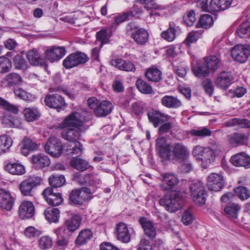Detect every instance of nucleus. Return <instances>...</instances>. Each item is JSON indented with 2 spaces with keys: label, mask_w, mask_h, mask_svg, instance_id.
<instances>
[{
  "label": "nucleus",
  "mask_w": 250,
  "mask_h": 250,
  "mask_svg": "<svg viewBox=\"0 0 250 250\" xmlns=\"http://www.w3.org/2000/svg\"><path fill=\"white\" fill-rule=\"evenodd\" d=\"M88 61L87 55L81 52H77L68 55L62 62H86Z\"/></svg>",
  "instance_id": "obj_31"
},
{
  "label": "nucleus",
  "mask_w": 250,
  "mask_h": 250,
  "mask_svg": "<svg viewBox=\"0 0 250 250\" xmlns=\"http://www.w3.org/2000/svg\"><path fill=\"white\" fill-rule=\"evenodd\" d=\"M173 22H170L168 28L161 33V37L168 42L173 41L176 37L177 28Z\"/></svg>",
  "instance_id": "obj_36"
},
{
  "label": "nucleus",
  "mask_w": 250,
  "mask_h": 250,
  "mask_svg": "<svg viewBox=\"0 0 250 250\" xmlns=\"http://www.w3.org/2000/svg\"><path fill=\"white\" fill-rule=\"evenodd\" d=\"M169 117L168 115L158 111H153L148 113V119L155 127H157L160 123L167 121Z\"/></svg>",
  "instance_id": "obj_26"
},
{
  "label": "nucleus",
  "mask_w": 250,
  "mask_h": 250,
  "mask_svg": "<svg viewBox=\"0 0 250 250\" xmlns=\"http://www.w3.org/2000/svg\"><path fill=\"white\" fill-rule=\"evenodd\" d=\"M231 54L234 61L245 62L250 55V50L245 45L238 44L233 47Z\"/></svg>",
  "instance_id": "obj_12"
},
{
  "label": "nucleus",
  "mask_w": 250,
  "mask_h": 250,
  "mask_svg": "<svg viewBox=\"0 0 250 250\" xmlns=\"http://www.w3.org/2000/svg\"><path fill=\"white\" fill-rule=\"evenodd\" d=\"M111 36V32L105 29L101 30L96 34L97 39L101 42V45L107 43Z\"/></svg>",
  "instance_id": "obj_50"
},
{
  "label": "nucleus",
  "mask_w": 250,
  "mask_h": 250,
  "mask_svg": "<svg viewBox=\"0 0 250 250\" xmlns=\"http://www.w3.org/2000/svg\"><path fill=\"white\" fill-rule=\"evenodd\" d=\"M0 105L5 110L13 113L17 114L18 113V107L17 106L11 104L4 99L0 97Z\"/></svg>",
  "instance_id": "obj_53"
},
{
  "label": "nucleus",
  "mask_w": 250,
  "mask_h": 250,
  "mask_svg": "<svg viewBox=\"0 0 250 250\" xmlns=\"http://www.w3.org/2000/svg\"><path fill=\"white\" fill-rule=\"evenodd\" d=\"M34 205L30 201H25L21 203L19 208V215L22 219L31 218L34 214Z\"/></svg>",
  "instance_id": "obj_15"
},
{
  "label": "nucleus",
  "mask_w": 250,
  "mask_h": 250,
  "mask_svg": "<svg viewBox=\"0 0 250 250\" xmlns=\"http://www.w3.org/2000/svg\"><path fill=\"white\" fill-rule=\"evenodd\" d=\"M113 108L112 104L107 101L100 102L94 113L99 117H105L110 113Z\"/></svg>",
  "instance_id": "obj_21"
},
{
  "label": "nucleus",
  "mask_w": 250,
  "mask_h": 250,
  "mask_svg": "<svg viewBox=\"0 0 250 250\" xmlns=\"http://www.w3.org/2000/svg\"><path fill=\"white\" fill-rule=\"evenodd\" d=\"M60 211L57 208L49 207L43 212L45 219L49 223H57L60 218Z\"/></svg>",
  "instance_id": "obj_32"
},
{
  "label": "nucleus",
  "mask_w": 250,
  "mask_h": 250,
  "mask_svg": "<svg viewBox=\"0 0 250 250\" xmlns=\"http://www.w3.org/2000/svg\"><path fill=\"white\" fill-rule=\"evenodd\" d=\"M49 182L50 186L54 188H59L62 186L65 182V179L63 175L53 174L49 178Z\"/></svg>",
  "instance_id": "obj_44"
},
{
  "label": "nucleus",
  "mask_w": 250,
  "mask_h": 250,
  "mask_svg": "<svg viewBox=\"0 0 250 250\" xmlns=\"http://www.w3.org/2000/svg\"><path fill=\"white\" fill-rule=\"evenodd\" d=\"M22 143L31 152L36 150L38 148V144L28 138H25Z\"/></svg>",
  "instance_id": "obj_63"
},
{
  "label": "nucleus",
  "mask_w": 250,
  "mask_h": 250,
  "mask_svg": "<svg viewBox=\"0 0 250 250\" xmlns=\"http://www.w3.org/2000/svg\"><path fill=\"white\" fill-rule=\"evenodd\" d=\"M190 195L193 201L200 206L206 201V192L204 184L200 181L193 182L190 186Z\"/></svg>",
  "instance_id": "obj_4"
},
{
  "label": "nucleus",
  "mask_w": 250,
  "mask_h": 250,
  "mask_svg": "<svg viewBox=\"0 0 250 250\" xmlns=\"http://www.w3.org/2000/svg\"><path fill=\"white\" fill-rule=\"evenodd\" d=\"M131 37L137 43L144 44L148 41V34L145 29L141 28L132 33Z\"/></svg>",
  "instance_id": "obj_30"
},
{
  "label": "nucleus",
  "mask_w": 250,
  "mask_h": 250,
  "mask_svg": "<svg viewBox=\"0 0 250 250\" xmlns=\"http://www.w3.org/2000/svg\"><path fill=\"white\" fill-rule=\"evenodd\" d=\"M216 152L215 148L197 146L194 148L192 154L197 160L208 164L215 157Z\"/></svg>",
  "instance_id": "obj_5"
},
{
  "label": "nucleus",
  "mask_w": 250,
  "mask_h": 250,
  "mask_svg": "<svg viewBox=\"0 0 250 250\" xmlns=\"http://www.w3.org/2000/svg\"><path fill=\"white\" fill-rule=\"evenodd\" d=\"M136 85L138 90L144 94H151L153 92L151 86L142 79H138L136 81Z\"/></svg>",
  "instance_id": "obj_45"
},
{
  "label": "nucleus",
  "mask_w": 250,
  "mask_h": 250,
  "mask_svg": "<svg viewBox=\"0 0 250 250\" xmlns=\"http://www.w3.org/2000/svg\"><path fill=\"white\" fill-rule=\"evenodd\" d=\"M172 154L175 159L182 160L185 159L188 155V149L182 143H177L172 146Z\"/></svg>",
  "instance_id": "obj_24"
},
{
  "label": "nucleus",
  "mask_w": 250,
  "mask_h": 250,
  "mask_svg": "<svg viewBox=\"0 0 250 250\" xmlns=\"http://www.w3.org/2000/svg\"><path fill=\"white\" fill-rule=\"evenodd\" d=\"M230 162L236 167L250 168V157L244 152L237 154L231 157Z\"/></svg>",
  "instance_id": "obj_18"
},
{
  "label": "nucleus",
  "mask_w": 250,
  "mask_h": 250,
  "mask_svg": "<svg viewBox=\"0 0 250 250\" xmlns=\"http://www.w3.org/2000/svg\"><path fill=\"white\" fill-rule=\"evenodd\" d=\"M163 184L161 188L165 190H171L179 183L177 176L174 174L167 173L163 176Z\"/></svg>",
  "instance_id": "obj_19"
},
{
  "label": "nucleus",
  "mask_w": 250,
  "mask_h": 250,
  "mask_svg": "<svg viewBox=\"0 0 250 250\" xmlns=\"http://www.w3.org/2000/svg\"><path fill=\"white\" fill-rule=\"evenodd\" d=\"M93 233L88 229H85L81 231L75 240V244L78 246L85 244L92 237Z\"/></svg>",
  "instance_id": "obj_35"
},
{
  "label": "nucleus",
  "mask_w": 250,
  "mask_h": 250,
  "mask_svg": "<svg viewBox=\"0 0 250 250\" xmlns=\"http://www.w3.org/2000/svg\"><path fill=\"white\" fill-rule=\"evenodd\" d=\"M220 54L218 47H215L208 56L205 58V62H219L221 61Z\"/></svg>",
  "instance_id": "obj_47"
},
{
  "label": "nucleus",
  "mask_w": 250,
  "mask_h": 250,
  "mask_svg": "<svg viewBox=\"0 0 250 250\" xmlns=\"http://www.w3.org/2000/svg\"><path fill=\"white\" fill-rule=\"evenodd\" d=\"M250 24L243 22L239 25L236 30V34L241 38L250 37Z\"/></svg>",
  "instance_id": "obj_48"
},
{
  "label": "nucleus",
  "mask_w": 250,
  "mask_h": 250,
  "mask_svg": "<svg viewBox=\"0 0 250 250\" xmlns=\"http://www.w3.org/2000/svg\"><path fill=\"white\" fill-rule=\"evenodd\" d=\"M240 208L238 204H232L225 207L224 211L228 217L236 219L237 218L238 213Z\"/></svg>",
  "instance_id": "obj_43"
},
{
  "label": "nucleus",
  "mask_w": 250,
  "mask_h": 250,
  "mask_svg": "<svg viewBox=\"0 0 250 250\" xmlns=\"http://www.w3.org/2000/svg\"><path fill=\"white\" fill-rule=\"evenodd\" d=\"M65 48L62 46H51L49 47L44 52L45 59L54 62H58L65 55Z\"/></svg>",
  "instance_id": "obj_9"
},
{
  "label": "nucleus",
  "mask_w": 250,
  "mask_h": 250,
  "mask_svg": "<svg viewBox=\"0 0 250 250\" xmlns=\"http://www.w3.org/2000/svg\"><path fill=\"white\" fill-rule=\"evenodd\" d=\"M225 124L228 127L237 126L238 128L250 127V121L245 118H233L226 122Z\"/></svg>",
  "instance_id": "obj_28"
},
{
  "label": "nucleus",
  "mask_w": 250,
  "mask_h": 250,
  "mask_svg": "<svg viewBox=\"0 0 250 250\" xmlns=\"http://www.w3.org/2000/svg\"><path fill=\"white\" fill-rule=\"evenodd\" d=\"M196 20L195 14L193 10L187 12L183 16L184 22L188 26H192Z\"/></svg>",
  "instance_id": "obj_52"
},
{
  "label": "nucleus",
  "mask_w": 250,
  "mask_h": 250,
  "mask_svg": "<svg viewBox=\"0 0 250 250\" xmlns=\"http://www.w3.org/2000/svg\"><path fill=\"white\" fill-rule=\"evenodd\" d=\"M81 222V218L79 215H74L68 218L64 222L63 226L69 233H72L79 227Z\"/></svg>",
  "instance_id": "obj_22"
},
{
  "label": "nucleus",
  "mask_w": 250,
  "mask_h": 250,
  "mask_svg": "<svg viewBox=\"0 0 250 250\" xmlns=\"http://www.w3.org/2000/svg\"><path fill=\"white\" fill-rule=\"evenodd\" d=\"M129 19V14L128 13H124L122 15L115 16L114 21L113 23V26H117L121 22Z\"/></svg>",
  "instance_id": "obj_64"
},
{
  "label": "nucleus",
  "mask_w": 250,
  "mask_h": 250,
  "mask_svg": "<svg viewBox=\"0 0 250 250\" xmlns=\"http://www.w3.org/2000/svg\"><path fill=\"white\" fill-rule=\"evenodd\" d=\"M45 151L53 157H58L61 155L62 151V143L56 137L48 138L44 145Z\"/></svg>",
  "instance_id": "obj_8"
},
{
  "label": "nucleus",
  "mask_w": 250,
  "mask_h": 250,
  "mask_svg": "<svg viewBox=\"0 0 250 250\" xmlns=\"http://www.w3.org/2000/svg\"><path fill=\"white\" fill-rule=\"evenodd\" d=\"M91 195L90 190L87 188L73 190L69 196L71 203L74 205H82L89 199Z\"/></svg>",
  "instance_id": "obj_7"
},
{
  "label": "nucleus",
  "mask_w": 250,
  "mask_h": 250,
  "mask_svg": "<svg viewBox=\"0 0 250 250\" xmlns=\"http://www.w3.org/2000/svg\"><path fill=\"white\" fill-rule=\"evenodd\" d=\"M193 74L198 78H202L209 75V63H195L192 67Z\"/></svg>",
  "instance_id": "obj_25"
},
{
  "label": "nucleus",
  "mask_w": 250,
  "mask_h": 250,
  "mask_svg": "<svg viewBox=\"0 0 250 250\" xmlns=\"http://www.w3.org/2000/svg\"><path fill=\"white\" fill-rule=\"evenodd\" d=\"M203 33V31L199 30L192 31L188 34L186 38L187 44L189 45L190 43L196 42L199 39Z\"/></svg>",
  "instance_id": "obj_54"
},
{
  "label": "nucleus",
  "mask_w": 250,
  "mask_h": 250,
  "mask_svg": "<svg viewBox=\"0 0 250 250\" xmlns=\"http://www.w3.org/2000/svg\"><path fill=\"white\" fill-rule=\"evenodd\" d=\"M183 203V194L179 191L167 194L159 201L160 205L164 206L169 212H174L181 208Z\"/></svg>",
  "instance_id": "obj_3"
},
{
  "label": "nucleus",
  "mask_w": 250,
  "mask_h": 250,
  "mask_svg": "<svg viewBox=\"0 0 250 250\" xmlns=\"http://www.w3.org/2000/svg\"><path fill=\"white\" fill-rule=\"evenodd\" d=\"M11 138L6 135L0 136V154L6 152L12 145Z\"/></svg>",
  "instance_id": "obj_42"
},
{
  "label": "nucleus",
  "mask_w": 250,
  "mask_h": 250,
  "mask_svg": "<svg viewBox=\"0 0 250 250\" xmlns=\"http://www.w3.org/2000/svg\"><path fill=\"white\" fill-rule=\"evenodd\" d=\"M57 236L56 244L59 247H66L69 242V236L71 234L67 232L65 228L60 227L54 231Z\"/></svg>",
  "instance_id": "obj_17"
},
{
  "label": "nucleus",
  "mask_w": 250,
  "mask_h": 250,
  "mask_svg": "<svg viewBox=\"0 0 250 250\" xmlns=\"http://www.w3.org/2000/svg\"><path fill=\"white\" fill-rule=\"evenodd\" d=\"M64 129L62 132V137L69 142L64 145V150L66 152L67 155H81L83 149V145L78 142L81 131L75 128Z\"/></svg>",
  "instance_id": "obj_2"
},
{
  "label": "nucleus",
  "mask_w": 250,
  "mask_h": 250,
  "mask_svg": "<svg viewBox=\"0 0 250 250\" xmlns=\"http://www.w3.org/2000/svg\"><path fill=\"white\" fill-rule=\"evenodd\" d=\"M145 76L149 81L158 82L162 79V73L158 68L151 67L146 70Z\"/></svg>",
  "instance_id": "obj_34"
},
{
  "label": "nucleus",
  "mask_w": 250,
  "mask_h": 250,
  "mask_svg": "<svg viewBox=\"0 0 250 250\" xmlns=\"http://www.w3.org/2000/svg\"><path fill=\"white\" fill-rule=\"evenodd\" d=\"M159 156L164 159H169L170 157V145L156 149Z\"/></svg>",
  "instance_id": "obj_59"
},
{
  "label": "nucleus",
  "mask_w": 250,
  "mask_h": 250,
  "mask_svg": "<svg viewBox=\"0 0 250 250\" xmlns=\"http://www.w3.org/2000/svg\"><path fill=\"white\" fill-rule=\"evenodd\" d=\"M116 236L118 240L123 243H128L130 240V234L126 225L121 222L116 226Z\"/></svg>",
  "instance_id": "obj_20"
},
{
  "label": "nucleus",
  "mask_w": 250,
  "mask_h": 250,
  "mask_svg": "<svg viewBox=\"0 0 250 250\" xmlns=\"http://www.w3.org/2000/svg\"><path fill=\"white\" fill-rule=\"evenodd\" d=\"M114 66L118 69L125 71L134 72L136 70V67L133 63H115Z\"/></svg>",
  "instance_id": "obj_61"
},
{
  "label": "nucleus",
  "mask_w": 250,
  "mask_h": 250,
  "mask_svg": "<svg viewBox=\"0 0 250 250\" xmlns=\"http://www.w3.org/2000/svg\"><path fill=\"white\" fill-rule=\"evenodd\" d=\"M202 86L206 92L209 96H211L214 91L212 82L210 79H206L202 82Z\"/></svg>",
  "instance_id": "obj_57"
},
{
  "label": "nucleus",
  "mask_w": 250,
  "mask_h": 250,
  "mask_svg": "<svg viewBox=\"0 0 250 250\" xmlns=\"http://www.w3.org/2000/svg\"><path fill=\"white\" fill-rule=\"evenodd\" d=\"M194 219V217L191 212V211L189 210H187L185 211L182 217V221L183 224L185 225H188L192 223Z\"/></svg>",
  "instance_id": "obj_60"
},
{
  "label": "nucleus",
  "mask_w": 250,
  "mask_h": 250,
  "mask_svg": "<svg viewBox=\"0 0 250 250\" xmlns=\"http://www.w3.org/2000/svg\"><path fill=\"white\" fill-rule=\"evenodd\" d=\"M234 77L229 71H223L214 81L215 85L223 90L227 89L233 83Z\"/></svg>",
  "instance_id": "obj_10"
},
{
  "label": "nucleus",
  "mask_w": 250,
  "mask_h": 250,
  "mask_svg": "<svg viewBox=\"0 0 250 250\" xmlns=\"http://www.w3.org/2000/svg\"><path fill=\"white\" fill-rule=\"evenodd\" d=\"M42 194L47 203L52 206H59L63 201L62 194L55 192L51 187L46 188Z\"/></svg>",
  "instance_id": "obj_13"
},
{
  "label": "nucleus",
  "mask_w": 250,
  "mask_h": 250,
  "mask_svg": "<svg viewBox=\"0 0 250 250\" xmlns=\"http://www.w3.org/2000/svg\"><path fill=\"white\" fill-rule=\"evenodd\" d=\"M32 161L36 167L42 168L48 167L50 161L47 156L43 154H38L32 157Z\"/></svg>",
  "instance_id": "obj_27"
},
{
  "label": "nucleus",
  "mask_w": 250,
  "mask_h": 250,
  "mask_svg": "<svg viewBox=\"0 0 250 250\" xmlns=\"http://www.w3.org/2000/svg\"><path fill=\"white\" fill-rule=\"evenodd\" d=\"M52 239L48 236H42L38 240V246L42 250L49 249L52 247Z\"/></svg>",
  "instance_id": "obj_49"
},
{
  "label": "nucleus",
  "mask_w": 250,
  "mask_h": 250,
  "mask_svg": "<svg viewBox=\"0 0 250 250\" xmlns=\"http://www.w3.org/2000/svg\"><path fill=\"white\" fill-rule=\"evenodd\" d=\"M26 56L28 61L31 62H39L42 61L41 55L34 49L29 51Z\"/></svg>",
  "instance_id": "obj_55"
},
{
  "label": "nucleus",
  "mask_w": 250,
  "mask_h": 250,
  "mask_svg": "<svg viewBox=\"0 0 250 250\" xmlns=\"http://www.w3.org/2000/svg\"><path fill=\"white\" fill-rule=\"evenodd\" d=\"M41 182V178L35 176H30L23 180L19 186V189L21 194L26 196H33L34 188L40 185Z\"/></svg>",
  "instance_id": "obj_6"
},
{
  "label": "nucleus",
  "mask_w": 250,
  "mask_h": 250,
  "mask_svg": "<svg viewBox=\"0 0 250 250\" xmlns=\"http://www.w3.org/2000/svg\"><path fill=\"white\" fill-rule=\"evenodd\" d=\"M44 102L48 107L57 109H63L67 105L63 98L58 93L47 94Z\"/></svg>",
  "instance_id": "obj_11"
},
{
  "label": "nucleus",
  "mask_w": 250,
  "mask_h": 250,
  "mask_svg": "<svg viewBox=\"0 0 250 250\" xmlns=\"http://www.w3.org/2000/svg\"><path fill=\"white\" fill-rule=\"evenodd\" d=\"M229 142L233 146H237L244 144L246 136L243 133H235L229 136Z\"/></svg>",
  "instance_id": "obj_39"
},
{
  "label": "nucleus",
  "mask_w": 250,
  "mask_h": 250,
  "mask_svg": "<svg viewBox=\"0 0 250 250\" xmlns=\"http://www.w3.org/2000/svg\"><path fill=\"white\" fill-rule=\"evenodd\" d=\"M207 186L210 190L220 191L224 187L223 176L216 173H211L208 177Z\"/></svg>",
  "instance_id": "obj_14"
},
{
  "label": "nucleus",
  "mask_w": 250,
  "mask_h": 250,
  "mask_svg": "<svg viewBox=\"0 0 250 250\" xmlns=\"http://www.w3.org/2000/svg\"><path fill=\"white\" fill-rule=\"evenodd\" d=\"M23 114L27 122H33L41 116L39 110L34 107L25 108L23 110Z\"/></svg>",
  "instance_id": "obj_33"
},
{
  "label": "nucleus",
  "mask_w": 250,
  "mask_h": 250,
  "mask_svg": "<svg viewBox=\"0 0 250 250\" xmlns=\"http://www.w3.org/2000/svg\"><path fill=\"white\" fill-rule=\"evenodd\" d=\"M15 200L9 191L0 188V207L10 210L12 208Z\"/></svg>",
  "instance_id": "obj_16"
},
{
  "label": "nucleus",
  "mask_w": 250,
  "mask_h": 250,
  "mask_svg": "<svg viewBox=\"0 0 250 250\" xmlns=\"http://www.w3.org/2000/svg\"><path fill=\"white\" fill-rule=\"evenodd\" d=\"M70 165L73 168L80 171L85 170L90 167L86 161L75 157H73L71 161Z\"/></svg>",
  "instance_id": "obj_40"
},
{
  "label": "nucleus",
  "mask_w": 250,
  "mask_h": 250,
  "mask_svg": "<svg viewBox=\"0 0 250 250\" xmlns=\"http://www.w3.org/2000/svg\"><path fill=\"white\" fill-rule=\"evenodd\" d=\"M161 104L167 108H177L182 105L180 100L172 96L166 95L161 99Z\"/></svg>",
  "instance_id": "obj_29"
},
{
  "label": "nucleus",
  "mask_w": 250,
  "mask_h": 250,
  "mask_svg": "<svg viewBox=\"0 0 250 250\" xmlns=\"http://www.w3.org/2000/svg\"><path fill=\"white\" fill-rule=\"evenodd\" d=\"M91 114L84 109L78 110L66 117L60 124L62 128H78L81 132L84 131L89 127L85 123L90 120Z\"/></svg>",
  "instance_id": "obj_1"
},
{
  "label": "nucleus",
  "mask_w": 250,
  "mask_h": 250,
  "mask_svg": "<svg viewBox=\"0 0 250 250\" xmlns=\"http://www.w3.org/2000/svg\"><path fill=\"white\" fill-rule=\"evenodd\" d=\"M190 134L200 138H205L211 135L212 131L208 128L204 127L198 129H192L190 131Z\"/></svg>",
  "instance_id": "obj_46"
},
{
  "label": "nucleus",
  "mask_w": 250,
  "mask_h": 250,
  "mask_svg": "<svg viewBox=\"0 0 250 250\" xmlns=\"http://www.w3.org/2000/svg\"><path fill=\"white\" fill-rule=\"evenodd\" d=\"M14 93L16 96L23 100L29 101L31 99L32 95L21 88L15 90Z\"/></svg>",
  "instance_id": "obj_62"
},
{
  "label": "nucleus",
  "mask_w": 250,
  "mask_h": 250,
  "mask_svg": "<svg viewBox=\"0 0 250 250\" xmlns=\"http://www.w3.org/2000/svg\"><path fill=\"white\" fill-rule=\"evenodd\" d=\"M42 231L33 227L29 226L24 230L25 235L29 238L38 237L41 235Z\"/></svg>",
  "instance_id": "obj_56"
},
{
  "label": "nucleus",
  "mask_w": 250,
  "mask_h": 250,
  "mask_svg": "<svg viewBox=\"0 0 250 250\" xmlns=\"http://www.w3.org/2000/svg\"><path fill=\"white\" fill-rule=\"evenodd\" d=\"M139 222L146 235L150 239H153L156 235V230L152 222L145 217L140 218Z\"/></svg>",
  "instance_id": "obj_23"
},
{
  "label": "nucleus",
  "mask_w": 250,
  "mask_h": 250,
  "mask_svg": "<svg viewBox=\"0 0 250 250\" xmlns=\"http://www.w3.org/2000/svg\"><path fill=\"white\" fill-rule=\"evenodd\" d=\"M214 23L212 17L209 14H204L201 16L197 24V27L208 29L211 27Z\"/></svg>",
  "instance_id": "obj_38"
},
{
  "label": "nucleus",
  "mask_w": 250,
  "mask_h": 250,
  "mask_svg": "<svg viewBox=\"0 0 250 250\" xmlns=\"http://www.w3.org/2000/svg\"><path fill=\"white\" fill-rule=\"evenodd\" d=\"M84 183H88L92 186H97L101 184V180L97 176L85 175L84 177Z\"/></svg>",
  "instance_id": "obj_58"
},
{
  "label": "nucleus",
  "mask_w": 250,
  "mask_h": 250,
  "mask_svg": "<svg viewBox=\"0 0 250 250\" xmlns=\"http://www.w3.org/2000/svg\"><path fill=\"white\" fill-rule=\"evenodd\" d=\"M5 169L13 175H21L25 173L24 167L18 163H9L5 166Z\"/></svg>",
  "instance_id": "obj_37"
},
{
  "label": "nucleus",
  "mask_w": 250,
  "mask_h": 250,
  "mask_svg": "<svg viewBox=\"0 0 250 250\" xmlns=\"http://www.w3.org/2000/svg\"><path fill=\"white\" fill-rule=\"evenodd\" d=\"M234 192L242 200H245L250 197V191L245 187L239 186L234 189Z\"/></svg>",
  "instance_id": "obj_51"
},
{
  "label": "nucleus",
  "mask_w": 250,
  "mask_h": 250,
  "mask_svg": "<svg viewBox=\"0 0 250 250\" xmlns=\"http://www.w3.org/2000/svg\"><path fill=\"white\" fill-rule=\"evenodd\" d=\"M4 80L6 83V86L9 87L19 85L22 82V78L20 75L14 73L7 75Z\"/></svg>",
  "instance_id": "obj_41"
}]
</instances>
